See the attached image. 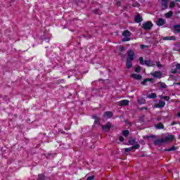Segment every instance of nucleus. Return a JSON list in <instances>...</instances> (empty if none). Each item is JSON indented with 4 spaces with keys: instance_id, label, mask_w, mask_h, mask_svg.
<instances>
[{
    "instance_id": "f257e3e1",
    "label": "nucleus",
    "mask_w": 180,
    "mask_h": 180,
    "mask_svg": "<svg viewBox=\"0 0 180 180\" xmlns=\"http://www.w3.org/2000/svg\"><path fill=\"white\" fill-rule=\"evenodd\" d=\"M139 63L141 65H146V67H154L155 65V63L153 60H144L143 57L139 58Z\"/></svg>"
},
{
    "instance_id": "f03ea898",
    "label": "nucleus",
    "mask_w": 180,
    "mask_h": 180,
    "mask_svg": "<svg viewBox=\"0 0 180 180\" xmlns=\"http://www.w3.org/2000/svg\"><path fill=\"white\" fill-rule=\"evenodd\" d=\"M122 35L124 36V38L122 39V41H129L130 40V36H131V32L129 30H125L122 33Z\"/></svg>"
},
{
    "instance_id": "7ed1b4c3",
    "label": "nucleus",
    "mask_w": 180,
    "mask_h": 180,
    "mask_svg": "<svg viewBox=\"0 0 180 180\" xmlns=\"http://www.w3.org/2000/svg\"><path fill=\"white\" fill-rule=\"evenodd\" d=\"M151 27H153V22L150 21L144 22L142 25V28L143 30H151Z\"/></svg>"
},
{
    "instance_id": "20e7f679",
    "label": "nucleus",
    "mask_w": 180,
    "mask_h": 180,
    "mask_svg": "<svg viewBox=\"0 0 180 180\" xmlns=\"http://www.w3.org/2000/svg\"><path fill=\"white\" fill-rule=\"evenodd\" d=\"M127 60L133 61V60H134V58L136 57V55L134 54V51H133V50L130 49L128 53H127Z\"/></svg>"
},
{
    "instance_id": "39448f33",
    "label": "nucleus",
    "mask_w": 180,
    "mask_h": 180,
    "mask_svg": "<svg viewBox=\"0 0 180 180\" xmlns=\"http://www.w3.org/2000/svg\"><path fill=\"white\" fill-rule=\"evenodd\" d=\"M112 127V124L110 122H108L105 125H101V129L103 130V131H110V128Z\"/></svg>"
},
{
    "instance_id": "423d86ee",
    "label": "nucleus",
    "mask_w": 180,
    "mask_h": 180,
    "mask_svg": "<svg viewBox=\"0 0 180 180\" xmlns=\"http://www.w3.org/2000/svg\"><path fill=\"white\" fill-rule=\"evenodd\" d=\"M151 75L155 78H161V77H162V72H161L160 71H156L155 72H152Z\"/></svg>"
},
{
    "instance_id": "0eeeda50",
    "label": "nucleus",
    "mask_w": 180,
    "mask_h": 180,
    "mask_svg": "<svg viewBox=\"0 0 180 180\" xmlns=\"http://www.w3.org/2000/svg\"><path fill=\"white\" fill-rule=\"evenodd\" d=\"M163 140L165 143H169V141H172L174 140V136L173 135H167L165 138H163Z\"/></svg>"
},
{
    "instance_id": "6e6552de",
    "label": "nucleus",
    "mask_w": 180,
    "mask_h": 180,
    "mask_svg": "<svg viewBox=\"0 0 180 180\" xmlns=\"http://www.w3.org/2000/svg\"><path fill=\"white\" fill-rule=\"evenodd\" d=\"M129 103H130V101L129 100H122L118 103L120 106H127Z\"/></svg>"
},
{
    "instance_id": "1a4fd4ad",
    "label": "nucleus",
    "mask_w": 180,
    "mask_h": 180,
    "mask_svg": "<svg viewBox=\"0 0 180 180\" xmlns=\"http://www.w3.org/2000/svg\"><path fill=\"white\" fill-rule=\"evenodd\" d=\"M164 143H165L164 141V138L155 139V141H154L155 146H160V145H161Z\"/></svg>"
},
{
    "instance_id": "9d476101",
    "label": "nucleus",
    "mask_w": 180,
    "mask_h": 180,
    "mask_svg": "<svg viewBox=\"0 0 180 180\" xmlns=\"http://www.w3.org/2000/svg\"><path fill=\"white\" fill-rule=\"evenodd\" d=\"M112 116H113V113L110 111H107L104 112V115H103V117H105V119H110V117H112Z\"/></svg>"
},
{
    "instance_id": "9b49d317",
    "label": "nucleus",
    "mask_w": 180,
    "mask_h": 180,
    "mask_svg": "<svg viewBox=\"0 0 180 180\" xmlns=\"http://www.w3.org/2000/svg\"><path fill=\"white\" fill-rule=\"evenodd\" d=\"M156 24L158 26H164V25H165V20L163 18H159L157 20Z\"/></svg>"
},
{
    "instance_id": "f8f14e48",
    "label": "nucleus",
    "mask_w": 180,
    "mask_h": 180,
    "mask_svg": "<svg viewBox=\"0 0 180 180\" xmlns=\"http://www.w3.org/2000/svg\"><path fill=\"white\" fill-rule=\"evenodd\" d=\"M168 1L169 0H162V9H167L168 8Z\"/></svg>"
},
{
    "instance_id": "ddd939ff",
    "label": "nucleus",
    "mask_w": 180,
    "mask_h": 180,
    "mask_svg": "<svg viewBox=\"0 0 180 180\" xmlns=\"http://www.w3.org/2000/svg\"><path fill=\"white\" fill-rule=\"evenodd\" d=\"M165 106V101H160L158 103L155 105V108H164Z\"/></svg>"
},
{
    "instance_id": "4468645a",
    "label": "nucleus",
    "mask_w": 180,
    "mask_h": 180,
    "mask_svg": "<svg viewBox=\"0 0 180 180\" xmlns=\"http://www.w3.org/2000/svg\"><path fill=\"white\" fill-rule=\"evenodd\" d=\"M134 20L136 23H140V22H143V18L138 14L135 16Z\"/></svg>"
},
{
    "instance_id": "2eb2a0df",
    "label": "nucleus",
    "mask_w": 180,
    "mask_h": 180,
    "mask_svg": "<svg viewBox=\"0 0 180 180\" xmlns=\"http://www.w3.org/2000/svg\"><path fill=\"white\" fill-rule=\"evenodd\" d=\"M131 77V78H134V79H136V80H140L141 78H143V76H141V75H137V74H132Z\"/></svg>"
},
{
    "instance_id": "dca6fc26",
    "label": "nucleus",
    "mask_w": 180,
    "mask_h": 180,
    "mask_svg": "<svg viewBox=\"0 0 180 180\" xmlns=\"http://www.w3.org/2000/svg\"><path fill=\"white\" fill-rule=\"evenodd\" d=\"M92 118L94 119V123H96V124H100L101 120L99 119V117H98V115H93Z\"/></svg>"
},
{
    "instance_id": "f3484780",
    "label": "nucleus",
    "mask_w": 180,
    "mask_h": 180,
    "mask_svg": "<svg viewBox=\"0 0 180 180\" xmlns=\"http://www.w3.org/2000/svg\"><path fill=\"white\" fill-rule=\"evenodd\" d=\"M148 82H153V79L147 78L145 79L142 82L141 85H147Z\"/></svg>"
},
{
    "instance_id": "a211bd4d",
    "label": "nucleus",
    "mask_w": 180,
    "mask_h": 180,
    "mask_svg": "<svg viewBox=\"0 0 180 180\" xmlns=\"http://www.w3.org/2000/svg\"><path fill=\"white\" fill-rule=\"evenodd\" d=\"M163 40H176V37L175 36L165 37H163Z\"/></svg>"
},
{
    "instance_id": "6ab92c4d",
    "label": "nucleus",
    "mask_w": 180,
    "mask_h": 180,
    "mask_svg": "<svg viewBox=\"0 0 180 180\" xmlns=\"http://www.w3.org/2000/svg\"><path fill=\"white\" fill-rule=\"evenodd\" d=\"M133 60H129L127 59V68L130 69L133 67V63H131Z\"/></svg>"
},
{
    "instance_id": "aec40b11",
    "label": "nucleus",
    "mask_w": 180,
    "mask_h": 180,
    "mask_svg": "<svg viewBox=\"0 0 180 180\" xmlns=\"http://www.w3.org/2000/svg\"><path fill=\"white\" fill-rule=\"evenodd\" d=\"M148 98H149V99H155V98H157V94H155V93H151L148 95Z\"/></svg>"
},
{
    "instance_id": "412c9836",
    "label": "nucleus",
    "mask_w": 180,
    "mask_h": 180,
    "mask_svg": "<svg viewBox=\"0 0 180 180\" xmlns=\"http://www.w3.org/2000/svg\"><path fill=\"white\" fill-rule=\"evenodd\" d=\"M174 32L177 33H180V25H174Z\"/></svg>"
},
{
    "instance_id": "4be33fe9",
    "label": "nucleus",
    "mask_w": 180,
    "mask_h": 180,
    "mask_svg": "<svg viewBox=\"0 0 180 180\" xmlns=\"http://www.w3.org/2000/svg\"><path fill=\"white\" fill-rule=\"evenodd\" d=\"M158 85H159V86L162 88V89H165V88H167V84H165V83L163 82H159Z\"/></svg>"
},
{
    "instance_id": "5701e85b",
    "label": "nucleus",
    "mask_w": 180,
    "mask_h": 180,
    "mask_svg": "<svg viewBox=\"0 0 180 180\" xmlns=\"http://www.w3.org/2000/svg\"><path fill=\"white\" fill-rule=\"evenodd\" d=\"M172 15H174V12L172 11H169L168 13L165 14V18H171V16H172Z\"/></svg>"
},
{
    "instance_id": "b1692460",
    "label": "nucleus",
    "mask_w": 180,
    "mask_h": 180,
    "mask_svg": "<svg viewBox=\"0 0 180 180\" xmlns=\"http://www.w3.org/2000/svg\"><path fill=\"white\" fill-rule=\"evenodd\" d=\"M156 129H164V124H162V123H159V124H157L156 125H155Z\"/></svg>"
},
{
    "instance_id": "393cba45",
    "label": "nucleus",
    "mask_w": 180,
    "mask_h": 180,
    "mask_svg": "<svg viewBox=\"0 0 180 180\" xmlns=\"http://www.w3.org/2000/svg\"><path fill=\"white\" fill-rule=\"evenodd\" d=\"M138 103H139V105H144L146 100L144 98H140L138 100Z\"/></svg>"
},
{
    "instance_id": "a878e982",
    "label": "nucleus",
    "mask_w": 180,
    "mask_h": 180,
    "mask_svg": "<svg viewBox=\"0 0 180 180\" xmlns=\"http://www.w3.org/2000/svg\"><path fill=\"white\" fill-rule=\"evenodd\" d=\"M129 143L131 146H134L136 143V139H129Z\"/></svg>"
},
{
    "instance_id": "bb28decb",
    "label": "nucleus",
    "mask_w": 180,
    "mask_h": 180,
    "mask_svg": "<svg viewBox=\"0 0 180 180\" xmlns=\"http://www.w3.org/2000/svg\"><path fill=\"white\" fill-rule=\"evenodd\" d=\"M131 148H132V150L133 148H134L135 150H139V148H140V144L136 142L135 145H134Z\"/></svg>"
},
{
    "instance_id": "cd10ccee",
    "label": "nucleus",
    "mask_w": 180,
    "mask_h": 180,
    "mask_svg": "<svg viewBox=\"0 0 180 180\" xmlns=\"http://www.w3.org/2000/svg\"><path fill=\"white\" fill-rule=\"evenodd\" d=\"M175 150H176V148L175 146H172L171 148L165 149V151H175Z\"/></svg>"
},
{
    "instance_id": "c85d7f7f",
    "label": "nucleus",
    "mask_w": 180,
    "mask_h": 180,
    "mask_svg": "<svg viewBox=\"0 0 180 180\" xmlns=\"http://www.w3.org/2000/svg\"><path fill=\"white\" fill-rule=\"evenodd\" d=\"M161 99H164L165 101H169V96H160Z\"/></svg>"
},
{
    "instance_id": "c756f323",
    "label": "nucleus",
    "mask_w": 180,
    "mask_h": 180,
    "mask_svg": "<svg viewBox=\"0 0 180 180\" xmlns=\"http://www.w3.org/2000/svg\"><path fill=\"white\" fill-rule=\"evenodd\" d=\"M45 177L44 174H39L37 180H44Z\"/></svg>"
},
{
    "instance_id": "7c9ffc66",
    "label": "nucleus",
    "mask_w": 180,
    "mask_h": 180,
    "mask_svg": "<svg viewBox=\"0 0 180 180\" xmlns=\"http://www.w3.org/2000/svg\"><path fill=\"white\" fill-rule=\"evenodd\" d=\"M123 136H124V137H127V136H129V131L128 130H124L122 132Z\"/></svg>"
},
{
    "instance_id": "2f4dec72",
    "label": "nucleus",
    "mask_w": 180,
    "mask_h": 180,
    "mask_svg": "<svg viewBox=\"0 0 180 180\" xmlns=\"http://www.w3.org/2000/svg\"><path fill=\"white\" fill-rule=\"evenodd\" d=\"M140 48H141V50H144V49H148V46L141 44L140 46Z\"/></svg>"
},
{
    "instance_id": "473e14b6",
    "label": "nucleus",
    "mask_w": 180,
    "mask_h": 180,
    "mask_svg": "<svg viewBox=\"0 0 180 180\" xmlns=\"http://www.w3.org/2000/svg\"><path fill=\"white\" fill-rule=\"evenodd\" d=\"M140 71H141V68L140 66L135 68V72H140Z\"/></svg>"
},
{
    "instance_id": "72a5a7b5",
    "label": "nucleus",
    "mask_w": 180,
    "mask_h": 180,
    "mask_svg": "<svg viewBox=\"0 0 180 180\" xmlns=\"http://www.w3.org/2000/svg\"><path fill=\"white\" fill-rule=\"evenodd\" d=\"M175 6V2L171 1L169 8H174Z\"/></svg>"
},
{
    "instance_id": "f704fd0d",
    "label": "nucleus",
    "mask_w": 180,
    "mask_h": 180,
    "mask_svg": "<svg viewBox=\"0 0 180 180\" xmlns=\"http://www.w3.org/2000/svg\"><path fill=\"white\" fill-rule=\"evenodd\" d=\"M133 150V148H127L124 149L125 153H129V151H131Z\"/></svg>"
},
{
    "instance_id": "c9c22d12",
    "label": "nucleus",
    "mask_w": 180,
    "mask_h": 180,
    "mask_svg": "<svg viewBox=\"0 0 180 180\" xmlns=\"http://www.w3.org/2000/svg\"><path fill=\"white\" fill-rule=\"evenodd\" d=\"M155 138V135H150L146 136V139H154Z\"/></svg>"
},
{
    "instance_id": "e433bc0d",
    "label": "nucleus",
    "mask_w": 180,
    "mask_h": 180,
    "mask_svg": "<svg viewBox=\"0 0 180 180\" xmlns=\"http://www.w3.org/2000/svg\"><path fill=\"white\" fill-rule=\"evenodd\" d=\"M95 179V176H90L87 178L86 180H94Z\"/></svg>"
},
{
    "instance_id": "4c0bfd02",
    "label": "nucleus",
    "mask_w": 180,
    "mask_h": 180,
    "mask_svg": "<svg viewBox=\"0 0 180 180\" xmlns=\"http://www.w3.org/2000/svg\"><path fill=\"white\" fill-rule=\"evenodd\" d=\"M156 65H157V67H158V68H160L162 67V65L160 64V62H157V63H156Z\"/></svg>"
},
{
    "instance_id": "58836bf2",
    "label": "nucleus",
    "mask_w": 180,
    "mask_h": 180,
    "mask_svg": "<svg viewBox=\"0 0 180 180\" xmlns=\"http://www.w3.org/2000/svg\"><path fill=\"white\" fill-rule=\"evenodd\" d=\"M124 50V46H120V51H123Z\"/></svg>"
},
{
    "instance_id": "ea45409f",
    "label": "nucleus",
    "mask_w": 180,
    "mask_h": 180,
    "mask_svg": "<svg viewBox=\"0 0 180 180\" xmlns=\"http://www.w3.org/2000/svg\"><path fill=\"white\" fill-rule=\"evenodd\" d=\"M124 141V138L123 136H120V141Z\"/></svg>"
},
{
    "instance_id": "a19ab883",
    "label": "nucleus",
    "mask_w": 180,
    "mask_h": 180,
    "mask_svg": "<svg viewBox=\"0 0 180 180\" xmlns=\"http://www.w3.org/2000/svg\"><path fill=\"white\" fill-rule=\"evenodd\" d=\"M177 116H178L179 117H180V111H179V112H178Z\"/></svg>"
},
{
    "instance_id": "79ce46f5",
    "label": "nucleus",
    "mask_w": 180,
    "mask_h": 180,
    "mask_svg": "<svg viewBox=\"0 0 180 180\" xmlns=\"http://www.w3.org/2000/svg\"><path fill=\"white\" fill-rule=\"evenodd\" d=\"M141 109H145V110H146L147 108H146V107H142Z\"/></svg>"
},
{
    "instance_id": "37998d69",
    "label": "nucleus",
    "mask_w": 180,
    "mask_h": 180,
    "mask_svg": "<svg viewBox=\"0 0 180 180\" xmlns=\"http://www.w3.org/2000/svg\"><path fill=\"white\" fill-rule=\"evenodd\" d=\"M65 130H70V128H65Z\"/></svg>"
},
{
    "instance_id": "c03bdc74",
    "label": "nucleus",
    "mask_w": 180,
    "mask_h": 180,
    "mask_svg": "<svg viewBox=\"0 0 180 180\" xmlns=\"http://www.w3.org/2000/svg\"><path fill=\"white\" fill-rule=\"evenodd\" d=\"M117 5H118V6H120V3H118Z\"/></svg>"
},
{
    "instance_id": "a18cd8bd",
    "label": "nucleus",
    "mask_w": 180,
    "mask_h": 180,
    "mask_svg": "<svg viewBox=\"0 0 180 180\" xmlns=\"http://www.w3.org/2000/svg\"><path fill=\"white\" fill-rule=\"evenodd\" d=\"M137 5H139V4H137ZM137 5H133V6H137Z\"/></svg>"
},
{
    "instance_id": "49530a36",
    "label": "nucleus",
    "mask_w": 180,
    "mask_h": 180,
    "mask_svg": "<svg viewBox=\"0 0 180 180\" xmlns=\"http://www.w3.org/2000/svg\"><path fill=\"white\" fill-rule=\"evenodd\" d=\"M175 1H176V2H179L180 0H175Z\"/></svg>"
},
{
    "instance_id": "de8ad7c7",
    "label": "nucleus",
    "mask_w": 180,
    "mask_h": 180,
    "mask_svg": "<svg viewBox=\"0 0 180 180\" xmlns=\"http://www.w3.org/2000/svg\"><path fill=\"white\" fill-rule=\"evenodd\" d=\"M172 124H175V123H173Z\"/></svg>"
}]
</instances>
